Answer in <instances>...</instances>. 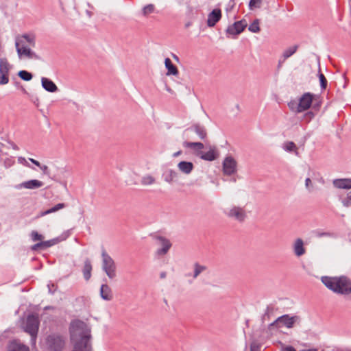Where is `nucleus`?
I'll use <instances>...</instances> for the list:
<instances>
[{
    "label": "nucleus",
    "instance_id": "c85d7f7f",
    "mask_svg": "<svg viewBox=\"0 0 351 351\" xmlns=\"http://www.w3.org/2000/svg\"><path fill=\"white\" fill-rule=\"evenodd\" d=\"M64 207H65V204L64 203H59V204H56V206H54L53 207H52L51 208L48 209L45 211L41 212L39 214V215L38 216V217H44L48 214L55 213L56 211H58L60 209L64 208Z\"/></svg>",
    "mask_w": 351,
    "mask_h": 351
},
{
    "label": "nucleus",
    "instance_id": "a211bd4d",
    "mask_svg": "<svg viewBox=\"0 0 351 351\" xmlns=\"http://www.w3.org/2000/svg\"><path fill=\"white\" fill-rule=\"evenodd\" d=\"M8 351H29V348L20 341L14 340L8 344Z\"/></svg>",
    "mask_w": 351,
    "mask_h": 351
},
{
    "label": "nucleus",
    "instance_id": "6e6d98bb",
    "mask_svg": "<svg viewBox=\"0 0 351 351\" xmlns=\"http://www.w3.org/2000/svg\"><path fill=\"white\" fill-rule=\"evenodd\" d=\"M23 91L24 93H26V90H25V88H23Z\"/></svg>",
    "mask_w": 351,
    "mask_h": 351
},
{
    "label": "nucleus",
    "instance_id": "a18cd8bd",
    "mask_svg": "<svg viewBox=\"0 0 351 351\" xmlns=\"http://www.w3.org/2000/svg\"><path fill=\"white\" fill-rule=\"evenodd\" d=\"M18 162L19 164L23 165L29 167L28 162H27V160L24 157H22V156L19 157L18 158Z\"/></svg>",
    "mask_w": 351,
    "mask_h": 351
},
{
    "label": "nucleus",
    "instance_id": "49530a36",
    "mask_svg": "<svg viewBox=\"0 0 351 351\" xmlns=\"http://www.w3.org/2000/svg\"><path fill=\"white\" fill-rule=\"evenodd\" d=\"M40 248H43V247L42 241L38 243H36V244L32 245V247H31V249L32 250H34V251L38 250Z\"/></svg>",
    "mask_w": 351,
    "mask_h": 351
},
{
    "label": "nucleus",
    "instance_id": "c756f323",
    "mask_svg": "<svg viewBox=\"0 0 351 351\" xmlns=\"http://www.w3.org/2000/svg\"><path fill=\"white\" fill-rule=\"evenodd\" d=\"M141 182L143 186H150L156 183V178L152 175H145Z\"/></svg>",
    "mask_w": 351,
    "mask_h": 351
},
{
    "label": "nucleus",
    "instance_id": "6e6552de",
    "mask_svg": "<svg viewBox=\"0 0 351 351\" xmlns=\"http://www.w3.org/2000/svg\"><path fill=\"white\" fill-rule=\"evenodd\" d=\"M300 321L298 316H289V315H285L279 317L274 322L269 324V329H271L273 327L281 328L285 326L288 328L293 327L295 323Z\"/></svg>",
    "mask_w": 351,
    "mask_h": 351
},
{
    "label": "nucleus",
    "instance_id": "0eeeda50",
    "mask_svg": "<svg viewBox=\"0 0 351 351\" xmlns=\"http://www.w3.org/2000/svg\"><path fill=\"white\" fill-rule=\"evenodd\" d=\"M102 269L110 279L117 276L116 265L113 259L106 252H102Z\"/></svg>",
    "mask_w": 351,
    "mask_h": 351
},
{
    "label": "nucleus",
    "instance_id": "ddd939ff",
    "mask_svg": "<svg viewBox=\"0 0 351 351\" xmlns=\"http://www.w3.org/2000/svg\"><path fill=\"white\" fill-rule=\"evenodd\" d=\"M221 16V10L219 8L214 9L208 15V19L206 21L207 25L209 27H214L216 25V23L220 21Z\"/></svg>",
    "mask_w": 351,
    "mask_h": 351
},
{
    "label": "nucleus",
    "instance_id": "58836bf2",
    "mask_svg": "<svg viewBox=\"0 0 351 351\" xmlns=\"http://www.w3.org/2000/svg\"><path fill=\"white\" fill-rule=\"evenodd\" d=\"M14 163L15 160L14 157L12 156L6 158L3 161V164L5 168L11 167L14 165Z\"/></svg>",
    "mask_w": 351,
    "mask_h": 351
},
{
    "label": "nucleus",
    "instance_id": "393cba45",
    "mask_svg": "<svg viewBox=\"0 0 351 351\" xmlns=\"http://www.w3.org/2000/svg\"><path fill=\"white\" fill-rule=\"evenodd\" d=\"M92 265L90 260L86 259L84 262L83 268V276L86 280H88L91 277Z\"/></svg>",
    "mask_w": 351,
    "mask_h": 351
},
{
    "label": "nucleus",
    "instance_id": "5701e85b",
    "mask_svg": "<svg viewBox=\"0 0 351 351\" xmlns=\"http://www.w3.org/2000/svg\"><path fill=\"white\" fill-rule=\"evenodd\" d=\"M165 64L167 69V75H177L178 74L177 67L172 63L171 60L169 58H165Z\"/></svg>",
    "mask_w": 351,
    "mask_h": 351
},
{
    "label": "nucleus",
    "instance_id": "ea45409f",
    "mask_svg": "<svg viewBox=\"0 0 351 351\" xmlns=\"http://www.w3.org/2000/svg\"><path fill=\"white\" fill-rule=\"evenodd\" d=\"M315 117V113L309 110L303 115V120L306 123L310 122Z\"/></svg>",
    "mask_w": 351,
    "mask_h": 351
},
{
    "label": "nucleus",
    "instance_id": "79ce46f5",
    "mask_svg": "<svg viewBox=\"0 0 351 351\" xmlns=\"http://www.w3.org/2000/svg\"><path fill=\"white\" fill-rule=\"evenodd\" d=\"M319 78L320 81L321 87L325 89L327 86V80L323 73H319Z\"/></svg>",
    "mask_w": 351,
    "mask_h": 351
},
{
    "label": "nucleus",
    "instance_id": "b1692460",
    "mask_svg": "<svg viewBox=\"0 0 351 351\" xmlns=\"http://www.w3.org/2000/svg\"><path fill=\"white\" fill-rule=\"evenodd\" d=\"M184 147L193 149L195 154L197 155V152H202V149L204 148V145L202 143H191L184 142L183 143Z\"/></svg>",
    "mask_w": 351,
    "mask_h": 351
},
{
    "label": "nucleus",
    "instance_id": "37998d69",
    "mask_svg": "<svg viewBox=\"0 0 351 351\" xmlns=\"http://www.w3.org/2000/svg\"><path fill=\"white\" fill-rule=\"evenodd\" d=\"M250 351H261V345L257 341H253L250 344Z\"/></svg>",
    "mask_w": 351,
    "mask_h": 351
},
{
    "label": "nucleus",
    "instance_id": "6ab92c4d",
    "mask_svg": "<svg viewBox=\"0 0 351 351\" xmlns=\"http://www.w3.org/2000/svg\"><path fill=\"white\" fill-rule=\"evenodd\" d=\"M100 295L101 298L106 301H110L113 298V294L111 288L106 284H104L100 288Z\"/></svg>",
    "mask_w": 351,
    "mask_h": 351
},
{
    "label": "nucleus",
    "instance_id": "1a4fd4ad",
    "mask_svg": "<svg viewBox=\"0 0 351 351\" xmlns=\"http://www.w3.org/2000/svg\"><path fill=\"white\" fill-rule=\"evenodd\" d=\"M226 215L229 218L234 219L239 222L243 221L246 217V211L244 207L233 206L228 211L226 212Z\"/></svg>",
    "mask_w": 351,
    "mask_h": 351
},
{
    "label": "nucleus",
    "instance_id": "20e7f679",
    "mask_svg": "<svg viewBox=\"0 0 351 351\" xmlns=\"http://www.w3.org/2000/svg\"><path fill=\"white\" fill-rule=\"evenodd\" d=\"M315 96L311 93H305L298 99V101L290 102L289 104V108L295 113L308 110L312 106Z\"/></svg>",
    "mask_w": 351,
    "mask_h": 351
},
{
    "label": "nucleus",
    "instance_id": "f03ea898",
    "mask_svg": "<svg viewBox=\"0 0 351 351\" xmlns=\"http://www.w3.org/2000/svg\"><path fill=\"white\" fill-rule=\"evenodd\" d=\"M321 280L328 289L337 294L351 293V280L346 276H323Z\"/></svg>",
    "mask_w": 351,
    "mask_h": 351
},
{
    "label": "nucleus",
    "instance_id": "39448f33",
    "mask_svg": "<svg viewBox=\"0 0 351 351\" xmlns=\"http://www.w3.org/2000/svg\"><path fill=\"white\" fill-rule=\"evenodd\" d=\"M39 324L40 322L38 317L36 315H30L27 316L26 319L23 322V328L26 332L30 335L33 344L36 343Z\"/></svg>",
    "mask_w": 351,
    "mask_h": 351
},
{
    "label": "nucleus",
    "instance_id": "4c0bfd02",
    "mask_svg": "<svg viewBox=\"0 0 351 351\" xmlns=\"http://www.w3.org/2000/svg\"><path fill=\"white\" fill-rule=\"evenodd\" d=\"M30 236L33 241H41L44 239L42 234L35 230L32 231Z\"/></svg>",
    "mask_w": 351,
    "mask_h": 351
},
{
    "label": "nucleus",
    "instance_id": "603ef678",
    "mask_svg": "<svg viewBox=\"0 0 351 351\" xmlns=\"http://www.w3.org/2000/svg\"><path fill=\"white\" fill-rule=\"evenodd\" d=\"M339 351H351V349H350V348H345V349L340 350Z\"/></svg>",
    "mask_w": 351,
    "mask_h": 351
},
{
    "label": "nucleus",
    "instance_id": "a878e982",
    "mask_svg": "<svg viewBox=\"0 0 351 351\" xmlns=\"http://www.w3.org/2000/svg\"><path fill=\"white\" fill-rule=\"evenodd\" d=\"M297 49H298V46L297 45H293V46H291V47H289L286 50H285V51L283 52V54H282L283 60H282V61H281V60L279 61L278 66H280L281 64L286 59H287L288 58L291 56L293 54H294L296 52Z\"/></svg>",
    "mask_w": 351,
    "mask_h": 351
},
{
    "label": "nucleus",
    "instance_id": "aec40b11",
    "mask_svg": "<svg viewBox=\"0 0 351 351\" xmlns=\"http://www.w3.org/2000/svg\"><path fill=\"white\" fill-rule=\"evenodd\" d=\"M41 84L43 88L48 92L54 93L58 90V87L55 83L47 77L41 78Z\"/></svg>",
    "mask_w": 351,
    "mask_h": 351
},
{
    "label": "nucleus",
    "instance_id": "bb28decb",
    "mask_svg": "<svg viewBox=\"0 0 351 351\" xmlns=\"http://www.w3.org/2000/svg\"><path fill=\"white\" fill-rule=\"evenodd\" d=\"M178 178V173L174 170L170 169L167 171L165 176V181L171 184L175 181Z\"/></svg>",
    "mask_w": 351,
    "mask_h": 351
},
{
    "label": "nucleus",
    "instance_id": "2eb2a0df",
    "mask_svg": "<svg viewBox=\"0 0 351 351\" xmlns=\"http://www.w3.org/2000/svg\"><path fill=\"white\" fill-rule=\"evenodd\" d=\"M197 156L204 160L213 161L217 158L218 154L215 147H210L209 150L206 152H197Z\"/></svg>",
    "mask_w": 351,
    "mask_h": 351
},
{
    "label": "nucleus",
    "instance_id": "7ed1b4c3",
    "mask_svg": "<svg viewBox=\"0 0 351 351\" xmlns=\"http://www.w3.org/2000/svg\"><path fill=\"white\" fill-rule=\"evenodd\" d=\"M33 40L26 34L19 36L15 40V47L20 59H32L36 57L35 53L29 48L28 44H32Z\"/></svg>",
    "mask_w": 351,
    "mask_h": 351
},
{
    "label": "nucleus",
    "instance_id": "9d476101",
    "mask_svg": "<svg viewBox=\"0 0 351 351\" xmlns=\"http://www.w3.org/2000/svg\"><path fill=\"white\" fill-rule=\"evenodd\" d=\"M12 66L5 58H0V85L9 82V74Z\"/></svg>",
    "mask_w": 351,
    "mask_h": 351
},
{
    "label": "nucleus",
    "instance_id": "423d86ee",
    "mask_svg": "<svg viewBox=\"0 0 351 351\" xmlns=\"http://www.w3.org/2000/svg\"><path fill=\"white\" fill-rule=\"evenodd\" d=\"M46 343L50 351H62L66 346V338L60 335H49Z\"/></svg>",
    "mask_w": 351,
    "mask_h": 351
},
{
    "label": "nucleus",
    "instance_id": "72a5a7b5",
    "mask_svg": "<svg viewBox=\"0 0 351 351\" xmlns=\"http://www.w3.org/2000/svg\"><path fill=\"white\" fill-rule=\"evenodd\" d=\"M155 5L154 4H148L143 7L142 10L143 14L145 16L155 12Z\"/></svg>",
    "mask_w": 351,
    "mask_h": 351
},
{
    "label": "nucleus",
    "instance_id": "8fccbe9b",
    "mask_svg": "<svg viewBox=\"0 0 351 351\" xmlns=\"http://www.w3.org/2000/svg\"><path fill=\"white\" fill-rule=\"evenodd\" d=\"M181 154H182V152H181V151H178V152H175V153L173 154V157H177V156H180Z\"/></svg>",
    "mask_w": 351,
    "mask_h": 351
},
{
    "label": "nucleus",
    "instance_id": "412c9836",
    "mask_svg": "<svg viewBox=\"0 0 351 351\" xmlns=\"http://www.w3.org/2000/svg\"><path fill=\"white\" fill-rule=\"evenodd\" d=\"M43 186V182L38 180H31L21 184L22 187L27 189H38Z\"/></svg>",
    "mask_w": 351,
    "mask_h": 351
},
{
    "label": "nucleus",
    "instance_id": "e433bc0d",
    "mask_svg": "<svg viewBox=\"0 0 351 351\" xmlns=\"http://www.w3.org/2000/svg\"><path fill=\"white\" fill-rule=\"evenodd\" d=\"M18 75L23 80L25 81H29L32 79V73L26 71H20L18 73Z\"/></svg>",
    "mask_w": 351,
    "mask_h": 351
},
{
    "label": "nucleus",
    "instance_id": "5fc2aeb1",
    "mask_svg": "<svg viewBox=\"0 0 351 351\" xmlns=\"http://www.w3.org/2000/svg\"><path fill=\"white\" fill-rule=\"evenodd\" d=\"M13 147H14V149H19L16 145H14Z\"/></svg>",
    "mask_w": 351,
    "mask_h": 351
},
{
    "label": "nucleus",
    "instance_id": "de8ad7c7",
    "mask_svg": "<svg viewBox=\"0 0 351 351\" xmlns=\"http://www.w3.org/2000/svg\"><path fill=\"white\" fill-rule=\"evenodd\" d=\"M284 351H296L295 349L292 346H285L282 348Z\"/></svg>",
    "mask_w": 351,
    "mask_h": 351
},
{
    "label": "nucleus",
    "instance_id": "f8f14e48",
    "mask_svg": "<svg viewBox=\"0 0 351 351\" xmlns=\"http://www.w3.org/2000/svg\"><path fill=\"white\" fill-rule=\"evenodd\" d=\"M246 26L247 23L245 21H237L234 24L228 26L226 29V33L230 35H238L244 30Z\"/></svg>",
    "mask_w": 351,
    "mask_h": 351
},
{
    "label": "nucleus",
    "instance_id": "f3484780",
    "mask_svg": "<svg viewBox=\"0 0 351 351\" xmlns=\"http://www.w3.org/2000/svg\"><path fill=\"white\" fill-rule=\"evenodd\" d=\"M293 252L295 256H301L306 253L304 241L302 239H297L293 243Z\"/></svg>",
    "mask_w": 351,
    "mask_h": 351
},
{
    "label": "nucleus",
    "instance_id": "864d4df0",
    "mask_svg": "<svg viewBox=\"0 0 351 351\" xmlns=\"http://www.w3.org/2000/svg\"><path fill=\"white\" fill-rule=\"evenodd\" d=\"M166 89H167V90L168 92H169V93H171V92H172V90H171L169 87H168V86H167Z\"/></svg>",
    "mask_w": 351,
    "mask_h": 351
},
{
    "label": "nucleus",
    "instance_id": "3c124183",
    "mask_svg": "<svg viewBox=\"0 0 351 351\" xmlns=\"http://www.w3.org/2000/svg\"><path fill=\"white\" fill-rule=\"evenodd\" d=\"M348 199L351 200V191L348 193Z\"/></svg>",
    "mask_w": 351,
    "mask_h": 351
},
{
    "label": "nucleus",
    "instance_id": "09e8293b",
    "mask_svg": "<svg viewBox=\"0 0 351 351\" xmlns=\"http://www.w3.org/2000/svg\"><path fill=\"white\" fill-rule=\"evenodd\" d=\"M166 276H167V274L165 271H162L160 273V278H166Z\"/></svg>",
    "mask_w": 351,
    "mask_h": 351
},
{
    "label": "nucleus",
    "instance_id": "f257e3e1",
    "mask_svg": "<svg viewBox=\"0 0 351 351\" xmlns=\"http://www.w3.org/2000/svg\"><path fill=\"white\" fill-rule=\"evenodd\" d=\"M69 332L70 340L73 345L80 344V346H91L89 342L90 330L85 322L80 320L71 322Z\"/></svg>",
    "mask_w": 351,
    "mask_h": 351
},
{
    "label": "nucleus",
    "instance_id": "2f4dec72",
    "mask_svg": "<svg viewBox=\"0 0 351 351\" xmlns=\"http://www.w3.org/2000/svg\"><path fill=\"white\" fill-rule=\"evenodd\" d=\"M29 160L30 162H32L34 165H35L36 166H37L38 167L40 168V169L43 171V173L44 174H48L49 173V167L45 165H42L39 161L34 159V158H29Z\"/></svg>",
    "mask_w": 351,
    "mask_h": 351
},
{
    "label": "nucleus",
    "instance_id": "dca6fc26",
    "mask_svg": "<svg viewBox=\"0 0 351 351\" xmlns=\"http://www.w3.org/2000/svg\"><path fill=\"white\" fill-rule=\"evenodd\" d=\"M180 172L185 175H189L194 169V165L191 162L180 161L177 165Z\"/></svg>",
    "mask_w": 351,
    "mask_h": 351
},
{
    "label": "nucleus",
    "instance_id": "c9c22d12",
    "mask_svg": "<svg viewBox=\"0 0 351 351\" xmlns=\"http://www.w3.org/2000/svg\"><path fill=\"white\" fill-rule=\"evenodd\" d=\"M263 0H250L249 2V9L253 10L261 7Z\"/></svg>",
    "mask_w": 351,
    "mask_h": 351
},
{
    "label": "nucleus",
    "instance_id": "4be33fe9",
    "mask_svg": "<svg viewBox=\"0 0 351 351\" xmlns=\"http://www.w3.org/2000/svg\"><path fill=\"white\" fill-rule=\"evenodd\" d=\"M333 184L338 189H351V179H337L333 181Z\"/></svg>",
    "mask_w": 351,
    "mask_h": 351
},
{
    "label": "nucleus",
    "instance_id": "c03bdc74",
    "mask_svg": "<svg viewBox=\"0 0 351 351\" xmlns=\"http://www.w3.org/2000/svg\"><path fill=\"white\" fill-rule=\"evenodd\" d=\"M305 186H306V189L311 192L313 189V183H312V180H311V178H307L306 180H305Z\"/></svg>",
    "mask_w": 351,
    "mask_h": 351
},
{
    "label": "nucleus",
    "instance_id": "cd10ccee",
    "mask_svg": "<svg viewBox=\"0 0 351 351\" xmlns=\"http://www.w3.org/2000/svg\"><path fill=\"white\" fill-rule=\"evenodd\" d=\"M283 148L288 152H293L296 156L299 155L298 148L292 141L285 142L283 145Z\"/></svg>",
    "mask_w": 351,
    "mask_h": 351
},
{
    "label": "nucleus",
    "instance_id": "f704fd0d",
    "mask_svg": "<svg viewBox=\"0 0 351 351\" xmlns=\"http://www.w3.org/2000/svg\"><path fill=\"white\" fill-rule=\"evenodd\" d=\"M249 31L254 32V33H258L260 32L261 29L259 27V20L256 19L254 20L249 26L248 27Z\"/></svg>",
    "mask_w": 351,
    "mask_h": 351
},
{
    "label": "nucleus",
    "instance_id": "7c9ffc66",
    "mask_svg": "<svg viewBox=\"0 0 351 351\" xmlns=\"http://www.w3.org/2000/svg\"><path fill=\"white\" fill-rule=\"evenodd\" d=\"M193 267V278H196L201 273H202L207 269L206 266L199 265V263H197L194 264Z\"/></svg>",
    "mask_w": 351,
    "mask_h": 351
},
{
    "label": "nucleus",
    "instance_id": "473e14b6",
    "mask_svg": "<svg viewBox=\"0 0 351 351\" xmlns=\"http://www.w3.org/2000/svg\"><path fill=\"white\" fill-rule=\"evenodd\" d=\"M194 130L201 139H204L206 136V132L204 127L199 125H195L194 126Z\"/></svg>",
    "mask_w": 351,
    "mask_h": 351
},
{
    "label": "nucleus",
    "instance_id": "9b49d317",
    "mask_svg": "<svg viewBox=\"0 0 351 351\" xmlns=\"http://www.w3.org/2000/svg\"><path fill=\"white\" fill-rule=\"evenodd\" d=\"M237 162L232 156L226 157L223 162L224 175L231 176L237 172Z\"/></svg>",
    "mask_w": 351,
    "mask_h": 351
},
{
    "label": "nucleus",
    "instance_id": "4468645a",
    "mask_svg": "<svg viewBox=\"0 0 351 351\" xmlns=\"http://www.w3.org/2000/svg\"><path fill=\"white\" fill-rule=\"evenodd\" d=\"M157 241L158 242V245L160 247V248L157 250V254L158 255L166 254L171 247V242L168 239L162 237H158Z\"/></svg>",
    "mask_w": 351,
    "mask_h": 351
},
{
    "label": "nucleus",
    "instance_id": "a19ab883",
    "mask_svg": "<svg viewBox=\"0 0 351 351\" xmlns=\"http://www.w3.org/2000/svg\"><path fill=\"white\" fill-rule=\"evenodd\" d=\"M58 240L57 239H53L51 240L46 241H42L43 247L47 248L51 247L56 244L58 243Z\"/></svg>",
    "mask_w": 351,
    "mask_h": 351
}]
</instances>
